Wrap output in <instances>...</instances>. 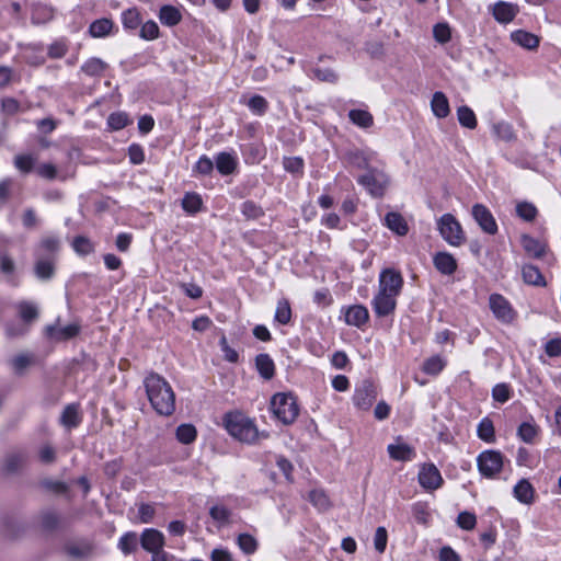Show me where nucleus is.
Instances as JSON below:
<instances>
[{
	"mask_svg": "<svg viewBox=\"0 0 561 561\" xmlns=\"http://www.w3.org/2000/svg\"><path fill=\"white\" fill-rule=\"evenodd\" d=\"M520 243L524 251L531 257L540 259L546 253V244L529 234H523Z\"/></svg>",
	"mask_w": 561,
	"mask_h": 561,
	"instance_id": "23",
	"label": "nucleus"
},
{
	"mask_svg": "<svg viewBox=\"0 0 561 561\" xmlns=\"http://www.w3.org/2000/svg\"><path fill=\"white\" fill-rule=\"evenodd\" d=\"M270 405L274 416L285 425L293 424L299 415L297 398L291 393H275Z\"/></svg>",
	"mask_w": 561,
	"mask_h": 561,
	"instance_id": "3",
	"label": "nucleus"
},
{
	"mask_svg": "<svg viewBox=\"0 0 561 561\" xmlns=\"http://www.w3.org/2000/svg\"><path fill=\"white\" fill-rule=\"evenodd\" d=\"M457 118L462 127L474 129L477 127V117L474 112L467 105L457 108Z\"/></svg>",
	"mask_w": 561,
	"mask_h": 561,
	"instance_id": "41",
	"label": "nucleus"
},
{
	"mask_svg": "<svg viewBox=\"0 0 561 561\" xmlns=\"http://www.w3.org/2000/svg\"><path fill=\"white\" fill-rule=\"evenodd\" d=\"M94 546L88 539L71 540L65 545L66 552L72 558H88L92 554Z\"/></svg>",
	"mask_w": 561,
	"mask_h": 561,
	"instance_id": "19",
	"label": "nucleus"
},
{
	"mask_svg": "<svg viewBox=\"0 0 561 561\" xmlns=\"http://www.w3.org/2000/svg\"><path fill=\"white\" fill-rule=\"evenodd\" d=\"M130 123L128 115L125 112L112 113L107 118L108 126L114 130L125 128Z\"/></svg>",
	"mask_w": 561,
	"mask_h": 561,
	"instance_id": "54",
	"label": "nucleus"
},
{
	"mask_svg": "<svg viewBox=\"0 0 561 561\" xmlns=\"http://www.w3.org/2000/svg\"><path fill=\"white\" fill-rule=\"evenodd\" d=\"M35 275L42 280H48L54 276L55 265L53 259H37L34 266Z\"/></svg>",
	"mask_w": 561,
	"mask_h": 561,
	"instance_id": "35",
	"label": "nucleus"
},
{
	"mask_svg": "<svg viewBox=\"0 0 561 561\" xmlns=\"http://www.w3.org/2000/svg\"><path fill=\"white\" fill-rule=\"evenodd\" d=\"M522 275L525 283L535 286H545V277L539 268L533 264H526L522 268Z\"/></svg>",
	"mask_w": 561,
	"mask_h": 561,
	"instance_id": "34",
	"label": "nucleus"
},
{
	"mask_svg": "<svg viewBox=\"0 0 561 561\" xmlns=\"http://www.w3.org/2000/svg\"><path fill=\"white\" fill-rule=\"evenodd\" d=\"M68 51V45L65 39L53 42L47 49L48 57L51 59L62 58Z\"/></svg>",
	"mask_w": 561,
	"mask_h": 561,
	"instance_id": "56",
	"label": "nucleus"
},
{
	"mask_svg": "<svg viewBox=\"0 0 561 561\" xmlns=\"http://www.w3.org/2000/svg\"><path fill=\"white\" fill-rule=\"evenodd\" d=\"M239 160L236 151H222L215 157L216 169L222 175H229L237 170Z\"/></svg>",
	"mask_w": 561,
	"mask_h": 561,
	"instance_id": "15",
	"label": "nucleus"
},
{
	"mask_svg": "<svg viewBox=\"0 0 561 561\" xmlns=\"http://www.w3.org/2000/svg\"><path fill=\"white\" fill-rule=\"evenodd\" d=\"M141 547L152 553L163 549L165 541L164 535L154 528H146L140 535Z\"/></svg>",
	"mask_w": 561,
	"mask_h": 561,
	"instance_id": "13",
	"label": "nucleus"
},
{
	"mask_svg": "<svg viewBox=\"0 0 561 561\" xmlns=\"http://www.w3.org/2000/svg\"><path fill=\"white\" fill-rule=\"evenodd\" d=\"M237 543L245 554H252L257 549V541L250 534H240L237 538Z\"/></svg>",
	"mask_w": 561,
	"mask_h": 561,
	"instance_id": "53",
	"label": "nucleus"
},
{
	"mask_svg": "<svg viewBox=\"0 0 561 561\" xmlns=\"http://www.w3.org/2000/svg\"><path fill=\"white\" fill-rule=\"evenodd\" d=\"M348 118L354 125L360 128H369L374 124L373 115L366 110H351L348 112Z\"/></svg>",
	"mask_w": 561,
	"mask_h": 561,
	"instance_id": "36",
	"label": "nucleus"
},
{
	"mask_svg": "<svg viewBox=\"0 0 561 561\" xmlns=\"http://www.w3.org/2000/svg\"><path fill=\"white\" fill-rule=\"evenodd\" d=\"M118 549L125 554L135 552L138 548V536L135 531L125 533L118 540Z\"/></svg>",
	"mask_w": 561,
	"mask_h": 561,
	"instance_id": "39",
	"label": "nucleus"
},
{
	"mask_svg": "<svg viewBox=\"0 0 561 561\" xmlns=\"http://www.w3.org/2000/svg\"><path fill=\"white\" fill-rule=\"evenodd\" d=\"M511 37L514 43L527 49H534L539 45V38L535 34L523 30L513 32Z\"/></svg>",
	"mask_w": 561,
	"mask_h": 561,
	"instance_id": "31",
	"label": "nucleus"
},
{
	"mask_svg": "<svg viewBox=\"0 0 561 561\" xmlns=\"http://www.w3.org/2000/svg\"><path fill=\"white\" fill-rule=\"evenodd\" d=\"M35 360V357L31 353H21L14 356L11 360V367L15 375H23L25 369L31 366Z\"/></svg>",
	"mask_w": 561,
	"mask_h": 561,
	"instance_id": "38",
	"label": "nucleus"
},
{
	"mask_svg": "<svg viewBox=\"0 0 561 561\" xmlns=\"http://www.w3.org/2000/svg\"><path fill=\"white\" fill-rule=\"evenodd\" d=\"M431 108H432L433 114L437 118L447 117L450 113V107H449V102H448L447 96L440 91L435 92L431 100Z\"/></svg>",
	"mask_w": 561,
	"mask_h": 561,
	"instance_id": "24",
	"label": "nucleus"
},
{
	"mask_svg": "<svg viewBox=\"0 0 561 561\" xmlns=\"http://www.w3.org/2000/svg\"><path fill=\"white\" fill-rule=\"evenodd\" d=\"M419 482L426 490H436L443 484V478L439 470L431 463L421 468Z\"/></svg>",
	"mask_w": 561,
	"mask_h": 561,
	"instance_id": "14",
	"label": "nucleus"
},
{
	"mask_svg": "<svg viewBox=\"0 0 561 561\" xmlns=\"http://www.w3.org/2000/svg\"><path fill=\"white\" fill-rule=\"evenodd\" d=\"M15 168L22 173H30L33 171L37 163V154L22 153L14 157L13 161Z\"/></svg>",
	"mask_w": 561,
	"mask_h": 561,
	"instance_id": "37",
	"label": "nucleus"
},
{
	"mask_svg": "<svg viewBox=\"0 0 561 561\" xmlns=\"http://www.w3.org/2000/svg\"><path fill=\"white\" fill-rule=\"evenodd\" d=\"M80 332V325L70 323L66 327L59 328L56 324H49L45 328V335L54 342L68 341L77 336Z\"/></svg>",
	"mask_w": 561,
	"mask_h": 561,
	"instance_id": "12",
	"label": "nucleus"
},
{
	"mask_svg": "<svg viewBox=\"0 0 561 561\" xmlns=\"http://www.w3.org/2000/svg\"><path fill=\"white\" fill-rule=\"evenodd\" d=\"M433 263L435 268L444 275H451L457 270V261L448 252H437L433 257Z\"/></svg>",
	"mask_w": 561,
	"mask_h": 561,
	"instance_id": "21",
	"label": "nucleus"
},
{
	"mask_svg": "<svg viewBox=\"0 0 561 561\" xmlns=\"http://www.w3.org/2000/svg\"><path fill=\"white\" fill-rule=\"evenodd\" d=\"M148 400L153 410L163 416H170L175 411V394L170 383L160 375L151 373L144 380Z\"/></svg>",
	"mask_w": 561,
	"mask_h": 561,
	"instance_id": "1",
	"label": "nucleus"
},
{
	"mask_svg": "<svg viewBox=\"0 0 561 561\" xmlns=\"http://www.w3.org/2000/svg\"><path fill=\"white\" fill-rule=\"evenodd\" d=\"M255 367L260 376L270 380L275 375V364L268 354L262 353L255 357Z\"/></svg>",
	"mask_w": 561,
	"mask_h": 561,
	"instance_id": "26",
	"label": "nucleus"
},
{
	"mask_svg": "<svg viewBox=\"0 0 561 561\" xmlns=\"http://www.w3.org/2000/svg\"><path fill=\"white\" fill-rule=\"evenodd\" d=\"M312 78L327 83H336L339 75L331 68L314 67L312 70Z\"/></svg>",
	"mask_w": 561,
	"mask_h": 561,
	"instance_id": "51",
	"label": "nucleus"
},
{
	"mask_svg": "<svg viewBox=\"0 0 561 561\" xmlns=\"http://www.w3.org/2000/svg\"><path fill=\"white\" fill-rule=\"evenodd\" d=\"M517 435L523 442L531 444L538 435V426L533 422H523L517 428Z\"/></svg>",
	"mask_w": 561,
	"mask_h": 561,
	"instance_id": "47",
	"label": "nucleus"
},
{
	"mask_svg": "<svg viewBox=\"0 0 561 561\" xmlns=\"http://www.w3.org/2000/svg\"><path fill=\"white\" fill-rule=\"evenodd\" d=\"M114 23L111 19H99L89 26V34L94 38L105 37L111 34Z\"/></svg>",
	"mask_w": 561,
	"mask_h": 561,
	"instance_id": "28",
	"label": "nucleus"
},
{
	"mask_svg": "<svg viewBox=\"0 0 561 561\" xmlns=\"http://www.w3.org/2000/svg\"><path fill=\"white\" fill-rule=\"evenodd\" d=\"M479 472L485 478H494L503 469L504 457L499 450H484L477 458Z\"/></svg>",
	"mask_w": 561,
	"mask_h": 561,
	"instance_id": "5",
	"label": "nucleus"
},
{
	"mask_svg": "<svg viewBox=\"0 0 561 561\" xmlns=\"http://www.w3.org/2000/svg\"><path fill=\"white\" fill-rule=\"evenodd\" d=\"M42 527L46 530H54L59 525V516L54 511H46L41 517Z\"/></svg>",
	"mask_w": 561,
	"mask_h": 561,
	"instance_id": "62",
	"label": "nucleus"
},
{
	"mask_svg": "<svg viewBox=\"0 0 561 561\" xmlns=\"http://www.w3.org/2000/svg\"><path fill=\"white\" fill-rule=\"evenodd\" d=\"M224 427L236 439L245 444H255L260 432L252 419L240 411L227 412L222 417Z\"/></svg>",
	"mask_w": 561,
	"mask_h": 561,
	"instance_id": "2",
	"label": "nucleus"
},
{
	"mask_svg": "<svg viewBox=\"0 0 561 561\" xmlns=\"http://www.w3.org/2000/svg\"><path fill=\"white\" fill-rule=\"evenodd\" d=\"M494 401L505 403L511 398V388L507 383H497L492 389Z\"/></svg>",
	"mask_w": 561,
	"mask_h": 561,
	"instance_id": "61",
	"label": "nucleus"
},
{
	"mask_svg": "<svg viewBox=\"0 0 561 561\" xmlns=\"http://www.w3.org/2000/svg\"><path fill=\"white\" fill-rule=\"evenodd\" d=\"M385 225L396 234L403 237L409 232V226L404 217L397 211H389L385 216Z\"/></svg>",
	"mask_w": 561,
	"mask_h": 561,
	"instance_id": "22",
	"label": "nucleus"
},
{
	"mask_svg": "<svg viewBox=\"0 0 561 561\" xmlns=\"http://www.w3.org/2000/svg\"><path fill=\"white\" fill-rule=\"evenodd\" d=\"M106 67H107V65L102 59L93 57V58L88 59L81 66V70L87 76L99 77L105 71Z\"/></svg>",
	"mask_w": 561,
	"mask_h": 561,
	"instance_id": "42",
	"label": "nucleus"
},
{
	"mask_svg": "<svg viewBox=\"0 0 561 561\" xmlns=\"http://www.w3.org/2000/svg\"><path fill=\"white\" fill-rule=\"evenodd\" d=\"M181 206L188 215H195L201 211L203 199L201 195L195 192H186L182 198Z\"/></svg>",
	"mask_w": 561,
	"mask_h": 561,
	"instance_id": "29",
	"label": "nucleus"
},
{
	"mask_svg": "<svg viewBox=\"0 0 561 561\" xmlns=\"http://www.w3.org/2000/svg\"><path fill=\"white\" fill-rule=\"evenodd\" d=\"M275 320L285 325L288 324L291 320V308L290 304L287 299H280L277 302L276 310H275Z\"/></svg>",
	"mask_w": 561,
	"mask_h": 561,
	"instance_id": "46",
	"label": "nucleus"
},
{
	"mask_svg": "<svg viewBox=\"0 0 561 561\" xmlns=\"http://www.w3.org/2000/svg\"><path fill=\"white\" fill-rule=\"evenodd\" d=\"M376 399V391L370 381L364 380L353 396L354 404L360 410H368Z\"/></svg>",
	"mask_w": 561,
	"mask_h": 561,
	"instance_id": "10",
	"label": "nucleus"
},
{
	"mask_svg": "<svg viewBox=\"0 0 561 561\" xmlns=\"http://www.w3.org/2000/svg\"><path fill=\"white\" fill-rule=\"evenodd\" d=\"M249 110L257 116L264 115L268 110V102L262 95L255 94L247 102Z\"/></svg>",
	"mask_w": 561,
	"mask_h": 561,
	"instance_id": "49",
	"label": "nucleus"
},
{
	"mask_svg": "<svg viewBox=\"0 0 561 561\" xmlns=\"http://www.w3.org/2000/svg\"><path fill=\"white\" fill-rule=\"evenodd\" d=\"M477 435L485 443H493L495 440V430L493 422L489 417H483L477 427Z\"/></svg>",
	"mask_w": 561,
	"mask_h": 561,
	"instance_id": "40",
	"label": "nucleus"
},
{
	"mask_svg": "<svg viewBox=\"0 0 561 561\" xmlns=\"http://www.w3.org/2000/svg\"><path fill=\"white\" fill-rule=\"evenodd\" d=\"M515 499L523 504H530L534 501L535 490L531 483L522 479L517 482L513 490Z\"/></svg>",
	"mask_w": 561,
	"mask_h": 561,
	"instance_id": "25",
	"label": "nucleus"
},
{
	"mask_svg": "<svg viewBox=\"0 0 561 561\" xmlns=\"http://www.w3.org/2000/svg\"><path fill=\"white\" fill-rule=\"evenodd\" d=\"M545 352L549 357L561 356V336L549 340L545 344Z\"/></svg>",
	"mask_w": 561,
	"mask_h": 561,
	"instance_id": "64",
	"label": "nucleus"
},
{
	"mask_svg": "<svg viewBox=\"0 0 561 561\" xmlns=\"http://www.w3.org/2000/svg\"><path fill=\"white\" fill-rule=\"evenodd\" d=\"M310 502L319 510L325 511L330 506V501L327 494L320 490H313L309 493Z\"/></svg>",
	"mask_w": 561,
	"mask_h": 561,
	"instance_id": "58",
	"label": "nucleus"
},
{
	"mask_svg": "<svg viewBox=\"0 0 561 561\" xmlns=\"http://www.w3.org/2000/svg\"><path fill=\"white\" fill-rule=\"evenodd\" d=\"M159 20L165 26H175L182 20L181 11L171 4L162 5L159 10Z\"/></svg>",
	"mask_w": 561,
	"mask_h": 561,
	"instance_id": "27",
	"label": "nucleus"
},
{
	"mask_svg": "<svg viewBox=\"0 0 561 561\" xmlns=\"http://www.w3.org/2000/svg\"><path fill=\"white\" fill-rule=\"evenodd\" d=\"M159 33L158 24L154 21L149 20L141 25L139 36L145 41H152L159 37Z\"/></svg>",
	"mask_w": 561,
	"mask_h": 561,
	"instance_id": "55",
	"label": "nucleus"
},
{
	"mask_svg": "<svg viewBox=\"0 0 561 561\" xmlns=\"http://www.w3.org/2000/svg\"><path fill=\"white\" fill-rule=\"evenodd\" d=\"M27 460V454L23 449H16L8 453L3 459V471L15 473L24 467Z\"/></svg>",
	"mask_w": 561,
	"mask_h": 561,
	"instance_id": "18",
	"label": "nucleus"
},
{
	"mask_svg": "<svg viewBox=\"0 0 561 561\" xmlns=\"http://www.w3.org/2000/svg\"><path fill=\"white\" fill-rule=\"evenodd\" d=\"M122 23L126 30H136L141 23V16L136 8H129L122 12Z\"/></svg>",
	"mask_w": 561,
	"mask_h": 561,
	"instance_id": "44",
	"label": "nucleus"
},
{
	"mask_svg": "<svg viewBox=\"0 0 561 561\" xmlns=\"http://www.w3.org/2000/svg\"><path fill=\"white\" fill-rule=\"evenodd\" d=\"M19 314L25 323H30L37 319L38 310L37 307L28 301H22L18 306Z\"/></svg>",
	"mask_w": 561,
	"mask_h": 561,
	"instance_id": "50",
	"label": "nucleus"
},
{
	"mask_svg": "<svg viewBox=\"0 0 561 561\" xmlns=\"http://www.w3.org/2000/svg\"><path fill=\"white\" fill-rule=\"evenodd\" d=\"M489 307L494 318L503 324H512L517 318V312L512 304L501 294H491Z\"/></svg>",
	"mask_w": 561,
	"mask_h": 561,
	"instance_id": "6",
	"label": "nucleus"
},
{
	"mask_svg": "<svg viewBox=\"0 0 561 561\" xmlns=\"http://www.w3.org/2000/svg\"><path fill=\"white\" fill-rule=\"evenodd\" d=\"M175 435L180 443L188 445L196 439L197 431L192 424H181L178 426Z\"/></svg>",
	"mask_w": 561,
	"mask_h": 561,
	"instance_id": "48",
	"label": "nucleus"
},
{
	"mask_svg": "<svg viewBox=\"0 0 561 561\" xmlns=\"http://www.w3.org/2000/svg\"><path fill=\"white\" fill-rule=\"evenodd\" d=\"M75 252L80 256H85L94 252V243L87 237L78 236L72 241Z\"/></svg>",
	"mask_w": 561,
	"mask_h": 561,
	"instance_id": "45",
	"label": "nucleus"
},
{
	"mask_svg": "<svg viewBox=\"0 0 561 561\" xmlns=\"http://www.w3.org/2000/svg\"><path fill=\"white\" fill-rule=\"evenodd\" d=\"M54 9L46 4L33 7L31 21L34 25L46 24L54 19Z\"/></svg>",
	"mask_w": 561,
	"mask_h": 561,
	"instance_id": "30",
	"label": "nucleus"
},
{
	"mask_svg": "<svg viewBox=\"0 0 561 561\" xmlns=\"http://www.w3.org/2000/svg\"><path fill=\"white\" fill-rule=\"evenodd\" d=\"M397 298L398 296L396 295L378 291L371 300L375 314L378 318L392 314L397 307Z\"/></svg>",
	"mask_w": 561,
	"mask_h": 561,
	"instance_id": "9",
	"label": "nucleus"
},
{
	"mask_svg": "<svg viewBox=\"0 0 561 561\" xmlns=\"http://www.w3.org/2000/svg\"><path fill=\"white\" fill-rule=\"evenodd\" d=\"M456 523L461 529L472 530L477 525V517L473 513L465 511L459 513Z\"/></svg>",
	"mask_w": 561,
	"mask_h": 561,
	"instance_id": "59",
	"label": "nucleus"
},
{
	"mask_svg": "<svg viewBox=\"0 0 561 561\" xmlns=\"http://www.w3.org/2000/svg\"><path fill=\"white\" fill-rule=\"evenodd\" d=\"M359 184L369 193L374 198H379L385 195L388 187V181L385 178H358Z\"/></svg>",
	"mask_w": 561,
	"mask_h": 561,
	"instance_id": "20",
	"label": "nucleus"
},
{
	"mask_svg": "<svg viewBox=\"0 0 561 561\" xmlns=\"http://www.w3.org/2000/svg\"><path fill=\"white\" fill-rule=\"evenodd\" d=\"M209 515L214 520L224 525L229 522L231 512L224 505H214L209 510Z\"/></svg>",
	"mask_w": 561,
	"mask_h": 561,
	"instance_id": "57",
	"label": "nucleus"
},
{
	"mask_svg": "<svg viewBox=\"0 0 561 561\" xmlns=\"http://www.w3.org/2000/svg\"><path fill=\"white\" fill-rule=\"evenodd\" d=\"M472 216L484 232L489 234H495L497 232L496 221L484 205L476 204L472 207Z\"/></svg>",
	"mask_w": 561,
	"mask_h": 561,
	"instance_id": "11",
	"label": "nucleus"
},
{
	"mask_svg": "<svg viewBox=\"0 0 561 561\" xmlns=\"http://www.w3.org/2000/svg\"><path fill=\"white\" fill-rule=\"evenodd\" d=\"M437 229L442 238L453 247L465 242V233L459 221L451 214H444L437 221Z\"/></svg>",
	"mask_w": 561,
	"mask_h": 561,
	"instance_id": "4",
	"label": "nucleus"
},
{
	"mask_svg": "<svg viewBox=\"0 0 561 561\" xmlns=\"http://www.w3.org/2000/svg\"><path fill=\"white\" fill-rule=\"evenodd\" d=\"M344 161L356 170H367L370 172V175H374L373 160L357 149L348 150L344 154Z\"/></svg>",
	"mask_w": 561,
	"mask_h": 561,
	"instance_id": "16",
	"label": "nucleus"
},
{
	"mask_svg": "<svg viewBox=\"0 0 561 561\" xmlns=\"http://www.w3.org/2000/svg\"><path fill=\"white\" fill-rule=\"evenodd\" d=\"M403 277L394 268H386L379 275L378 291L399 296L403 288Z\"/></svg>",
	"mask_w": 561,
	"mask_h": 561,
	"instance_id": "7",
	"label": "nucleus"
},
{
	"mask_svg": "<svg viewBox=\"0 0 561 561\" xmlns=\"http://www.w3.org/2000/svg\"><path fill=\"white\" fill-rule=\"evenodd\" d=\"M388 453L392 459L400 461L411 460L415 455L413 448L407 444H390Z\"/></svg>",
	"mask_w": 561,
	"mask_h": 561,
	"instance_id": "32",
	"label": "nucleus"
},
{
	"mask_svg": "<svg viewBox=\"0 0 561 561\" xmlns=\"http://www.w3.org/2000/svg\"><path fill=\"white\" fill-rule=\"evenodd\" d=\"M433 35L434 38L440 43L445 44L450 41L451 33L448 24L446 23H438L433 28Z\"/></svg>",
	"mask_w": 561,
	"mask_h": 561,
	"instance_id": "63",
	"label": "nucleus"
},
{
	"mask_svg": "<svg viewBox=\"0 0 561 561\" xmlns=\"http://www.w3.org/2000/svg\"><path fill=\"white\" fill-rule=\"evenodd\" d=\"M61 424L67 428H75L81 423V416L79 415L78 405H67L60 416Z\"/></svg>",
	"mask_w": 561,
	"mask_h": 561,
	"instance_id": "33",
	"label": "nucleus"
},
{
	"mask_svg": "<svg viewBox=\"0 0 561 561\" xmlns=\"http://www.w3.org/2000/svg\"><path fill=\"white\" fill-rule=\"evenodd\" d=\"M518 12L519 8L517 4L505 1L496 2L492 11L494 19L503 24L512 22Z\"/></svg>",
	"mask_w": 561,
	"mask_h": 561,
	"instance_id": "17",
	"label": "nucleus"
},
{
	"mask_svg": "<svg viewBox=\"0 0 561 561\" xmlns=\"http://www.w3.org/2000/svg\"><path fill=\"white\" fill-rule=\"evenodd\" d=\"M516 214L525 221H533L537 217L536 206L528 202H520L516 205Z\"/></svg>",
	"mask_w": 561,
	"mask_h": 561,
	"instance_id": "52",
	"label": "nucleus"
},
{
	"mask_svg": "<svg viewBox=\"0 0 561 561\" xmlns=\"http://www.w3.org/2000/svg\"><path fill=\"white\" fill-rule=\"evenodd\" d=\"M446 366V360L439 356L434 355L423 363V371L427 375L437 376Z\"/></svg>",
	"mask_w": 561,
	"mask_h": 561,
	"instance_id": "43",
	"label": "nucleus"
},
{
	"mask_svg": "<svg viewBox=\"0 0 561 561\" xmlns=\"http://www.w3.org/2000/svg\"><path fill=\"white\" fill-rule=\"evenodd\" d=\"M341 314L347 325L363 328L369 321L368 309L364 305L344 306L341 308Z\"/></svg>",
	"mask_w": 561,
	"mask_h": 561,
	"instance_id": "8",
	"label": "nucleus"
},
{
	"mask_svg": "<svg viewBox=\"0 0 561 561\" xmlns=\"http://www.w3.org/2000/svg\"><path fill=\"white\" fill-rule=\"evenodd\" d=\"M241 213L247 219H257L264 214L262 208L251 201L241 205Z\"/></svg>",
	"mask_w": 561,
	"mask_h": 561,
	"instance_id": "60",
	"label": "nucleus"
}]
</instances>
